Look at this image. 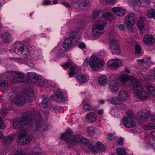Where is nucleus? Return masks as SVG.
Here are the masks:
<instances>
[{
	"label": "nucleus",
	"instance_id": "1",
	"mask_svg": "<svg viewBox=\"0 0 155 155\" xmlns=\"http://www.w3.org/2000/svg\"><path fill=\"white\" fill-rule=\"evenodd\" d=\"M88 64L92 71H97L102 68L104 62L102 59L98 58L96 55H93L90 58L89 63L88 59H86L83 64L84 66L87 67Z\"/></svg>",
	"mask_w": 155,
	"mask_h": 155
},
{
	"label": "nucleus",
	"instance_id": "2",
	"mask_svg": "<svg viewBox=\"0 0 155 155\" xmlns=\"http://www.w3.org/2000/svg\"><path fill=\"white\" fill-rule=\"evenodd\" d=\"M23 115L21 120L18 119L15 120L13 123V127L14 128L19 129L20 131H24L30 127L32 124L33 120L27 115L25 117Z\"/></svg>",
	"mask_w": 155,
	"mask_h": 155
},
{
	"label": "nucleus",
	"instance_id": "3",
	"mask_svg": "<svg viewBox=\"0 0 155 155\" xmlns=\"http://www.w3.org/2000/svg\"><path fill=\"white\" fill-rule=\"evenodd\" d=\"M120 80L124 85L128 86L130 85L131 83L133 85L132 89L133 90H140L142 87L140 81L138 79H135L127 74L122 75Z\"/></svg>",
	"mask_w": 155,
	"mask_h": 155
},
{
	"label": "nucleus",
	"instance_id": "4",
	"mask_svg": "<svg viewBox=\"0 0 155 155\" xmlns=\"http://www.w3.org/2000/svg\"><path fill=\"white\" fill-rule=\"evenodd\" d=\"M79 34V29L72 31L70 36L64 40L63 44V47L65 49H68L76 45L78 41V35Z\"/></svg>",
	"mask_w": 155,
	"mask_h": 155
},
{
	"label": "nucleus",
	"instance_id": "5",
	"mask_svg": "<svg viewBox=\"0 0 155 155\" xmlns=\"http://www.w3.org/2000/svg\"><path fill=\"white\" fill-rule=\"evenodd\" d=\"M33 93L32 91H27L21 95H17L14 98V101L15 103L18 106L24 105L25 103H30L32 101V97Z\"/></svg>",
	"mask_w": 155,
	"mask_h": 155
},
{
	"label": "nucleus",
	"instance_id": "6",
	"mask_svg": "<svg viewBox=\"0 0 155 155\" xmlns=\"http://www.w3.org/2000/svg\"><path fill=\"white\" fill-rule=\"evenodd\" d=\"M106 25V22L102 21H99L95 22L92 31V34L93 37L97 38L103 34L104 31V27Z\"/></svg>",
	"mask_w": 155,
	"mask_h": 155
},
{
	"label": "nucleus",
	"instance_id": "7",
	"mask_svg": "<svg viewBox=\"0 0 155 155\" xmlns=\"http://www.w3.org/2000/svg\"><path fill=\"white\" fill-rule=\"evenodd\" d=\"M27 130L21 131L18 132L17 136L18 139L19 143L21 144H25L29 143L31 140L26 132Z\"/></svg>",
	"mask_w": 155,
	"mask_h": 155
},
{
	"label": "nucleus",
	"instance_id": "8",
	"mask_svg": "<svg viewBox=\"0 0 155 155\" xmlns=\"http://www.w3.org/2000/svg\"><path fill=\"white\" fill-rule=\"evenodd\" d=\"M142 88L140 90H134L135 91L133 93L134 96L139 100H146L150 98V94L148 92L141 90L143 88V86L142 85Z\"/></svg>",
	"mask_w": 155,
	"mask_h": 155
},
{
	"label": "nucleus",
	"instance_id": "9",
	"mask_svg": "<svg viewBox=\"0 0 155 155\" xmlns=\"http://www.w3.org/2000/svg\"><path fill=\"white\" fill-rule=\"evenodd\" d=\"M8 74L11 77L15 76L12 80V82L13 83H19L24 81V75L20 72L17 71L14 72L13 71H9L8 72Z\"/></svg>",
	"mask_w": 155,
	"mask_h": 155
},
{
	"label": "nucleus",
	"instance_id": "10",
	"mask_svg": "<svg viewBox=\"0 0 155 155\" xmlns=\"http://www.w3.org/2000/svg\"><path fill=\"white\" fill-rule=\"evenodd\" d=\"M125 25L127 27H130L134 25L136 19L133 13H130L125 17Z\"/></svg>",
	"mask_w": 155,
	"mask_h": 155
},
{
	"label": "nucleus",
	"instance_id": "11",
	"mask_svg": "<svg viewBox=\"0 0 155 155\" xmlns=\"http://www.w3.org/2000/svg\"><path fill=\"white\" fill-rule=\"evenodd\" d=\"M107 65L108 66L114 69H117L123 65L120 60L117 59L110 60L107 62Z\"/></svg>",
	"mask_w": 155,
	"mask_h": 155
},
{
	"label": "nucleus",
	"instance_id": "12",
	"mask_svg": "<svg viewBox=\"0 0 155 155\" xmlns=\"http://www.w3.org/2000/svg\"><path fill=\"white\" fill-rule=\"evenodd\" d=\"M110 48L113 53L118 54L120 52L118 42L116 39H114L111 41L110 43Z\"/></svg>",
	"mask_w": 155,
	"mask_h": 155
},
{
	"label": "nucleus",
	"instance_id": "13",
	"mask_svg": "<svg viewBox=\"0 0 155 155\" xmlns=\"http://www.w3.org/2000/svg\"><path fill=\"white\" fill-rule=\"evenodd\" d=\"M80 134L74 135L71 136L67 141V143L70 146H74L76 145L79 142L81 138Z\"/></svg>",
	"mask_w": 155,
	"mask_h": 155
},
{
	"label": "nucleus",
	"instance_id": "14",
	"mask_svg": "<svg viewBox=\"0 0 155 155\" xmlns=\"http://www.w3.org/2000/svg\"><path fill=\"white\" fill-rule=\"evenodd\" d=\"M119 83L115 80H111L109 82V87L110 91L112 93H115L119 89Z\"/></svg>",
	"mask_w": 155,
	"mask_h": 155
},
{
	"label": "nucleus",
	"instance_id": "15",
	"mask_svg": "<svg viewBox=\"0 0 155 155\" xmlns=\"http://www.w3.org/2000/svg\"><path fill=\"white\" fill-rule=\"evenodd\" d=\"M130 3L134 6V9L136 11H139V7L142 4L146 2V0H129Z\"/></svg>",
	"mask_w": 155,
	"mask_h": 155
},
{
	"label": "nucleus",
	"instance_id": "16",
	"mask_svg": "<svg viewBox=\"0 0 155 155\" xmlns=\"http://www.w3.org/2000/svg\"><path fill=\"white\" fill-rule=\"evenodd\" d=\"M132 119L128 117H124L123 118V123L125 127L129 128L135 127L136 125L135 123L133 121Z\"/></svg>",
	"mask_w": 155,
	"mask_h": 155
},
{
	"label": "nucleus",
	"instance_id": "17",
	"mask_svg": "<svg viewBox=\"0 0 155 155\" xmlns=\"http://www.w3.org/2000/svg\"><path fill=\"white\" fill-rule=\"evenodd\" d=\"M118 96L122 102V101H126L129 98V94L126 91H121L119 92Z\"/></svg>",
	"mask_w": 155,
	"mask_h": 155
},
{
	"label": "nucleus",
	"instance_id": "18",
	"mask_svg": "<svg viewBox=\"0 0 155 155\" xmlns=\"http://www.w3.org/2000/svg\"><path fill=\"white\" fill-rule=\"evenodd\" d=\"M112 11L114 14L121 17L123 16L126 14V11L125 10L120 7L112 8Z\"/></svg>",
	"mask_w": 155,
	"mask_h": 155
},
{
	"label": "nucleus",
	"instance_id": "19",
	"mask_svg": "<svg viewBox=\"0 0 155 155\" xmlns=\"http://www.w3.org/2000/svg\"><path fill=\"white\" fill-rule=\"evenodd\" d=\"M143 42L147 45H151L154 42V40L152 35L147 34L145 35L143 38Z\"/></svg>",
	"mask_w": 155,
	"mask_h": 155
},
{
	"label": "nucleus",
	"instance_id": "20",
	"mask_svg": "<svg viewBox=\"0 0 155 155\" xmlns=\"http://www.w3.org/2000/svg\"><path fill=\"white\" fill-rule=\"evenodd\" d=\"M150 113L147 110L139 111L137 115L139 119L140 120H146L149 116Z\"/></svg>",
	"mask_w": 155,
	"mask_h": 155
},
{
	"label": "nucleus",
	"instance_id": "21",
	"mask_svg": "<svg viewBox=\"0 0 155 155\" xmlns=\"http://www.w3.org/2000/svg\"><path fill=\"white\" fill-rule=\"evenodd\" d=\"M96 114L93 112H91L86 115V119L88 122L92 123L95 122L97 119Z\"/></svg>",
	"mask_w": 155,
	"mask_h": 155
},
{
	"label": "nucleus",
	"instance_id": "22",
	"mask_svg": "<svg viewBox=\"0 0 155 155\" xmlns=\"http://www.w3.org/2000/svg\"><path fill=\"white\" fill-rule=\"evenodd\" d=\"M25 46L23 44L19 43H17L16 44L15 51L19 55L25 49Z\"/></svg>",
	"mask_w": 155,
	"mask_h": 155
},
{
	"label": "nucleus",
	"instance_id": "23",
	"mask_svg": "<svg viewBox=\"0 0 155 155\" xmlns=\"http://www.w3.org/2000/svg\"><path fill=\"white\" fill-rule=\"evenodd\" d=\"M107 101L113 104H119L121 103L118 97L115 96L110 97Z\"/></svg>",
	"mask_w": 155,
	"mask_h": 155
},
{
	"label": "nucleus",
	"instance_id": "24",
	"mask_svg": "<svg viewBox=\"0 0 155 155\" xmlns=\"http://www.w3.org/2000/svg\"><path fill=\"white\" fill-rule=\"evenodd\" d=\"M98 83L101 85H104L107 83V78L104 75L101 76L99 77L98 79Z\"/></svg>",
	"mask_w": 155,
	"mask_h": 155
},
{
	"label": "nucleus",
	"instance_id": "25",
	"mask_svg": "<svg viewBox=\"0 0 155 155\" xmlns=\"http://www.w3.org/2000/svg\"><path fill=\"white\" fill-rule=\"evenodd\" d=\"M29 53L28 49L26 47H25V49L19 55L22 58H27L29 55Z\"/></svg>",
	"mask_w": 155,
	"mask_h": 155
},
{
	"label": "nucleus",
	"instance_id": "26",
	"mask_svg": "<svg viewBox=\"0 0 155 155\" xmlns=\"http://www.w3.org/2000/svg\"><path fill=\"white\" fill-rule=\"evenodd\" d=\"M28 77L31 81V82L34 84L38 78V76H37L35 73H30L28 74Z\"/></svg>",
	"mask_w": 155,
	"mask_h": 155
},
{
	"label": "nucleus",
	"instance_id": "27",
	"mask_svg": "<svg viewBox=\"0 0 155 155\" xmlns=\"http://www.w3.org/2000/svg\"><path fill=\"white\" fill-rule=\"evenodd\" d=\"M77 79L79 83H83L86 81L87 78L84 74H79L77 75Z\"/></svg>",
	"mask_w": 155,
	"mask_h": 155
},
{
	"label": "nucleus",
	"instance_id": "28",
	"mask_svg": "<svg viewBox=\"0 0 155 155\" xmlns=\"http://www.w3.org/2000/svg\"><path fill=\"white\" fill-rule=\"evenodd\" d=\"M49 101L47 97H45L43 98L41 103L40 104L41 107H47L49 104Z\"/></svg>",
	"mask_w": 155,
	"mask_h": 155
},
{
	"label": "nucleus",
	"instance_id": "29",
	"mask_svg": "<svg viewBox=\"0 0 155 155\" xmlns=\"http://www.w3.org/2000/svg\"><path fill=\"white\" fill-rule=\"evenodd\" d=\"M62 97V93L61 91H58L56 92V94L51 96V98L55 101H58V99H61Z\"/></svg>",
	"mask_w": 155,
	"mask_h": 155
},
{
	"label": "nucleus",
	"instance_id": "30",
	"mask_svg": "<svg viewBox=\"0 0 155 155\" xmlns=\"http://www.w3.org/2000/svg\"><path fill=\"white\" fill-rule=\"evenodd\" d=\"M36 82L34 83L36 85L39 86H43L45 84V81L43 78L40 76H38Z\"/></svg>",
	"mask_w": 155,
	"mask_h": 155
},
{
	"label": "nucleus",
	"instance_id": "31",
	"mask_svg": "<svg viewBox=\"0 0 155 155\" xmlns=\"http://www.w3.org/2000/svg\"><path fill=\"white\" fill-rule=\"evenodd\" d=\"M117 155H126V152L124 149L117 147L116 149Z\"/></svg>",
	"mask_w": 155,
	"mask_h": 155
},
{
	"label": "nucleus",
	"instance_id": "32",
	"mask_svg": "<svg viewBox=\"0 0 155 155\" xmlns=\"http://www.w3.org/2000/svg\"><path fill=\"white\" fill-rule=\"evenodd\" d=\"M145 87L150 93L152 95L155 97V88L153 87L150 85H146Z\"/></svg>",
	"mask_w": 155,
	"mask_h": 155
},
{
	"label": "nucleus",
	"instance_id": "33",
	"mask_svg": "<svg viewBox=\"0 0 155 155\" xmlns=\"http://www.w3.org/2000/svg\"><path fill=\"white\" fill-rule=\"evenodd\" d=\"M143 128L147 130H150L155 129V124L152 123H148L145 124Z\"/></svg>",
	"mask_w": 155,
	"mask_h": 155
},
{
	"label": "nucleus",
	"instance_id": "34",
	"mask_svg": "<svg viewBox=\"0 0 155 155\" xmlns=\"http://www.w3.org/2000/svg\"><path fill=\"white\" fill-rule=\"evenodd\" d=\"M147 17L150 18H152L155 16V10L150 9L147 12Z\"/></svg>",
	"mask_w": 155,
	"mask_h": 155
},
{
	"label": "nucleus",
	"instance_id": "35",
	"mask_svg": "<svg viewBox=\"0 0 155 155\" xmlns=\"http://www.w3.org/2000/svg\"><path fill=\"white\" fill-rule=\"evenodd\" d=\"M83 108L85 110L87 111L91 110L94 109L93 106L86 104H85L83 105Z\"/></svg>",
	"mask_w": 155,
	"mask_h": 155
},
{
	"label": "nucleus",
	"instance_id": "36",
	"mask_svg": "<svg viewBox=\"0 0 155 155\" xmlns=\"http://www.w3.org/2000/svg\"><path fill=\"white\" fill-rule=\"evenodd\" d=\"M87 132L88 134L91 136L94 135L95 133L94 128L92 126L89 127L87 128Z\"/></svg>",
	"mask_w": 155,
	"mask_h": 155
},
{
	"label": "nucleus",
	"instance_id": "37",
	"mask_svg": "<svg viewBox=\"0 0 155 155\" xmlns=\"http://www.w3.org/2000/svg\"><path fill=\"white\" fill-rule=\"evenodd\" d=\"M96 145L98 149L101 152L105 151V148L104 145L101 143L99 142H97L96 143Z\"/></svg>",
	"mask_w": 155,
	"mask_h": 155
},
{
	"label": "nucleus",
	"instance_id": "38",
	"mask_svg": "<svg viewBox=\"0 0 155 155\" xmlns=\"http://www.w3.org/2000/svg\"><path fill=\"white\" fill-rule=\"evenodd\" d=\"M103 18L105 20H110L113 18V17L111 13H107L104 15Z\"/></svg>",
	"mask_w": 155,
	"mask_h": 155
},
{
	"label": "nucleus",
	"instance_id": "39",
	"mask_svg": "<svg viewBox=\"0 0 155 155\" xmlns=\"http://www.w3.org/2000/svg\"><path fill=\"white\" fill-rule=\"evenodd\" d=\"M135 54L138 56L140 55L141 53V50L140 46L138 45H137L135 47Z\"/></svg>",
	"mask_w": 155,
	"mask_h": 155
},
{
	"label": "nucleus",
	"instance_id": "40",
	"mask_svg": "<svg viewBox=\"0 0 155 155\" xmlns=\"http://www.w3.org/2000/svg\"><path fill=\"white\" fill-rule=\"evenodd\" d=\"M89 3L88 2H82L80 5V6L82 8L84 9L86 7L89 6Z\"/></svg>",
	"mask_w": 155,
	"mask_h": 155
},
{
	"label": "nucleus",
	"instance_id": "41",
	"mask_svg": "<svg viewBox=\"0 0 155 155\" xmlns=\"http://www.w3.org/2000/svg\"><path fill=\"white\" fill-rule=\"evenodd\" d=\"M13 137L10 136L7 137L5 139L4 141L5 143H8L12 141Z\"/></svg>",
	"mask_w": 155,
	"mask_h": 155
},
{
	"label": "nucleus",
	"instance_id": "42",
	"mask_svg": "<svg viewBox=\"0 0 155 155\" xmlns=\"http://www.w3.org/2000/svg\"><path fill=\"white\" fill-rule=\"evenodd\" d=\"M60 137L61 139H62V140H66L67 141L68 139H69V138H70L71 137L68 135L66 134H61Z\"/></svg>",
	"mask_w": 155,
	"mask_h": 155
},
{
	"label": "nucleus",
	"instance_id": "43",
	"mask_svg": "<svg viewBox=\"0 0 155 155\" xmlns=\"http://www.w3.org/2000/svg\"><path fill=\"white\" fill-rule=\"evenodd\" d=\"M137 25L140 30H143V25L142 19H140L138 21L137 23Z\"/></svg>",
	"mask_w": 155,
	"mask_h": 155
},
{
	"label": "nucleus",
	"instance_id": "44",
	"mask_svg": "<svg viewBox=\"0 0 155 155\" xmlns=\"http://www.w3.org/2000/svg\"><path fill=\"white\" fill-rule=\"evenodd\" d=\"M10 36L9 35H8L6 34L4 35L3 36V40L4 42H8L10 38Z\"/></svg>",
	"mask_w": 155,
	"mask_h": 155
},
{
	"label": "nucleus",
	"instance_id": "45",
	"mask_svg": "<svg viewBox=\"0 0 155 155\" xmlns=\"http://www.w3.org/2000/svg\"><path fill=\"white\" fill-rule=\"evenodd\" d=\"M5 127V125L3 122L2 118L0 117V128L4 129Z\"/></svg>",
	"mask_w": 155,
	"mask_h": 155
},
{
	"label": "nucleus",
	"instance_id": "46",
	"mask_svg": "<svg viewBox=\"0 0 155 155\" xmlns=\"http://www.w3.org/2000/svg\"><path fill=\"white\" fill-rule=\"evenodd\" d=\"M80 135L81 136V138H80L81 139L79 140V142H81L82 143H85L88 142V141L87 139L83 138L82 136L80 134Z\"/></svg>",
	"mask_w": 155,
	"mask_h": 155
},
{
	"label": "nucleus",
	"instance_id": "47",
	"mask_svg": "<svg viewBox=\"0 0 155 155\" xmlns=\"http://www.w3.org/2000/svg\"><path fill=\"white\" fill-rule=\"evenodd\" d=\"M71 69V72H69L68 73V74L69 76L70 77H73L74 75L76 73H77V70L76 69L75 70V71L74 72L73 71V68H70Z\"/></svg>",
	"mask_w": 155,
	"mask_h": 155
},
{
	"label": "nucleus",
	"instance_id": "48",
	"mask_svg": "<svg viewBox=\"0 0 155 155\" xmlns=\"http://www.w3.org/2000/svg\"><path fill=\"white\" fill-rule=\"evenodd\" d=\"M14 155H26L23 151L21 150L17 151L15 153Z\"/></svg>",
	"mask_w": 155,
	"mask_h": 155
},
{
	"label": "nucleus",
	"instance_id": "49",
	"mask_svg": "<svg viewBox=\"0 0 155 155\" xmlns=\"http://www.w3.org/2000/svg\"><path fill=\"white\" fill-rule=\"evenodd\" d=\"M8 81L7 80H4L0 83V86L4 87L8 85Z\"/></svg>",
	"mask_w": 155,
	"mask_h": 155
},
{
	"label": "nucleus",
	"instance_id": "50",
	"mask_svg": "<svg viewBox=\"0 0 155 155\" xmlns=\"http://www.w3.org/2000/svg\"><path fill=\"white\" fill-rule=\"evenodd\" d=\"M127 115L128 116L127 117H128V118H131V119H132L134 116V114L132 112L130 111L127 112Z\"/></svg>",
	"mask_w": 155,
	"mask_h": 155
},
{
	"label": "nucleus",
	"instance_id": "51",
	"mask_svg": "<svg viewBox=\"0 0 155 155\" xmlns=\"http://www.w3.org/2000/svg\"><path fill=\"white\" fill-rule=\"evenodd\" d=\"M88 148L91 149V150L94 153H97V150H94V147L93 145L90 144L88 146Z\"/></svg>",
	"mask_w": 155,
	"mask_h": 155
},
{
	"label": "nucleus",
	"instance_id": "52",
	"mask_svg": "<svg viewBox=\"0 0 155 155\" xmlns=\"http://www.w3.org/2000/svg\"><path fill=\"white\" fill-rule=\"evenodd\" d=\"M62 4L68 8H71V5L68 3L66 1L63 2H62Z\"/></svg>",
	"mask_w": 155,
	"mask_h": 155
},
{
	"label": "nucleus",
	"instance_id": "53",
	"mask_svg": "<svg viewBox=\"0 0 155 155\" xmlns=\"http://www.w3.org/2000/svg\"><path fill=\"white\" fill-rule=\"evenodd\" d=\"M108 139L110 140H113L115 139V137L112 134H109L107 135Z\"/></svg>",
	"mask_w": 155,
	"mask_h": 155
},
{
	"label": "nucleus",
	"instance_id": "54",
	"mask_svg": "<svg viewBox=\"0 0 155 155\" xmlns=\"http://www.w3.org/2000/svg\"><path fill=\"white\" fill-rule=\"evenodd\" d=\"M117 2V0H107V4L114 5Z\"/></svg>",
	"mask_w": 155,
	"mask_h": 155
},
{
	"label": "nucleus",
	"instance_id": "55",
	"mask_svg": "<svg viewBox=\"0 0 155 155\" xmlns=\"http://www.w3.org/2000/svg\"><path fill=\"white\" fill-rule=\"evenodd\" d=\"M118 28L121 31H124L125 30V28L123 24L119 25L117 26Z\"/></svg>",
	"mask_w": 155,
	"mask_h": 155
},
{
	"label": "nucleus",
	"instance_id": "56",
	"mask_svg": "<svg viewBox=\"0 0 155 155\" xmlns=\"http://www.w3.org/2000/svg\"><path fill=\"white\" fill-rule=\"evenodd\" d=\"M137 62L140 64H143L145 63V61L144 59H139L137 60Z\"/></svg>",
	"mask_w": 155,
	"mask_h": 155
},
{
	"label": "nucleus",
	"instance_id": "57",
	"mask_svg": "<svg viewBox=\"0 0 155 155\" xmlns=\"http://www.w3.org/2000/svg\"><path fill=\"white\" fill-rule=\"evenodd\" d=\"M79 47L80 48L82 49L85 48L86 45L84 43L81 42L79 45Z\"/></svg>",
	"mask_w": 155,
	"mask_h": 155
},
{
	"label": "nucleus",
	"instance_id": "58",
	"mask_svg": "<svg viewBox=\"0 0 155 155\" xmlns=\"http://www.w3.org/2000/svg\"><path fill=\"white\" fill-rule=\"evenodd\" d=\"M72 132L71 130L70 129H67L65 133V134H67L70 137H71L70 135L72 134Z\"/></svg>",
	"mask_w": 155,
	"mask_h": 155
},
{
	"label": "nucleus",
	"instance_id": "59",
	"mask_svg": "<svg viewBox=\"0 0 155 155\" xmlns=\"http://www.w3.org/2000/svg\"><path fill=\"white\" fill-rule=\"evenodd\" d=\"M90 102V101L89 99L88 98H86L84 99L83 101V103L84 104H87V103H89Z\"/></svg>",
	"mask_w": 155,
	"mask_h": 155
},
{
	"label": "nucleus",
	"instance_id": "60",
	"mask_svg": "<svg viewBox=\"0 0 155 155\" xmlns=\"http://www.w3.org/2000/svg\"><path fill=\"white\" fill-rule=\"evenodd\" d=\"M124 140L123 138H120L118 140V143L120 145H122L123 144Z\"/></svg>",
	"mask_w": 155,
	"mask_h": 155
},
{
	"label": "nucleus",
	"instance_id": "61",
	"mask_svg": "<svg viewBox=\"0 0 155 155\" xmlns=\"http://www.w3.org/2000/svg\"><path fill=\"white\" fill-rule=\"evenodd\" d=\"M151 134L152 138L155 141V130L151 131Z\"/></svg>",
	"mask_w": 155,
	"mask_h": 155
},
{
	"label": "nucleus",
	"instance_id": "62",
	"mask_svg": "<svg viewBox=\"0 0 155 155\" xmlns=\"http://www.w3.org/2000/svg\"><path fill=\"white\" fill-rule=\"evenodd\" d=\"M150 58L148 57L145 61V63H146L148 64H150L151 63V62L150 61Z\"/></svg>",
	"mask_w": 155,
	"mask_h": 155
},
{
	"label": "nucleus",
	"instance_id": "63",
	"mask_svg": "<svg viewBox=\"0 0 155 155\" xmlns=\"http://www.w3.org/2000/svg\"><path fill=\"white\" fill-rule=\"evenodd\" d=\"M150 118L152 121L155 122V114H153L150 116Z\"/></svg>",
	"mask_w": 155,
	"mask_h": 155
},
{
	"label": "nucleus",
	"instance_id": "64",
	"mask_svg": "<svg viewBox=\"0 0 155 155\" xmlns=\"http://www.w3.org/2000/svg\"><path fill=\"white\" fill-rule=\"evenodd\" d=\"M102 4H107V0H99Z\"/></svg>",
	"mask_w": 155,
	"mask_h": 155
}]
</instances>
